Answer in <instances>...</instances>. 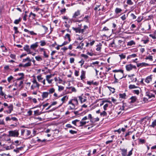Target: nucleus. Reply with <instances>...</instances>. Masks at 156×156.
Instances as JSON below:
<instances>
[{
	"mask_svg": "<svg viewBox=\"0 0 156 156\" xmlns=\"http://www.w3.org/2000/svg\"><path fill=\"white\" fill-rule=\"evenodd\" d=\"M113 72L116 73L115 75L117 78L121 79L123 78V70L122 69L114 70Z\"/></svg>",
	"mask_w": 156,
	"mask_h": 156,
	"instance_id": "1",
	"label": "nucleus"
},
{
	"mask_svg": "<svg viewBox=\"0 0 156 156\" xmlns=\"http://www.w3.org/2000/svg\"><path fill=\"white\" fill-rule=\"evenodd\" d=\"M34 78H33V80L32 81V82L34 84H36V85H32L31 87V90H34L36 87H37L38 89H39L40 86V85L37 82L35 76H34Z\"/></svg>",
	"mask_w": 156,
	"mask_h": 156,
	"instance_id": "2",
	"label": "nucleus"
},
{
	"mask_svg": "<svg viewBox=\"0 0 156 156\" xmlns=\"http://www.w3.org/2000/svg\"><path fill=\"white\" fill-rule=\"evenodd\" d=\"M9 133V136H10L18 137L19 135L18 130H17L10 131Z\"/></svg>",
	"mask_w": 156,
	"mask_h": 156,
	"instance_id": "3",
	"label": "nucleus"
},
{
	"mask_svg": "<svg viewBox=\"0 0 156 156\" xmlns=\"http://www.w3.org/2000/svg\"><path fill=\"white\" fill-rule=\"evenodd\" d=\"M80 11L79 10H77L74 13L73 15L72 19H70V21H71V23H72L73 19H76L77 17L80 15Z\"/></svg>",
	"mask_w": 156,
	"mask_h": 156,
	"instance_id": "4",
	"label": "nucleus"
},
{
	"mask_svg": "<svg viewBox=\"0 0 156 156\" xmlns=\"http://www.w3.org/2000/svg\"><path fill=\"white\" fill-rule=\"evenodd\" d=\"M146 96H147L149 99L155 98L154 91H147L146 93Z\"/></svg>",
	"mask_w": 156,
	"mask_h": 156,
	"instance_id": "5",
	"label": "nucleus"
},
{
	"mask_svg": "<svg viewBox=\"0 0 156 156\" xmlns=\"http://www.w3.org/2000/svg\"><path fill=\"white\" fill-rule=\"evenodd\" d=\"M126 68L127 71H129L132 70L133 69H136V67L135 66L129 64L126 66Z\"/></svg>",
	"mask_w": 156,
	"mask_h": 156,
	"instance_id": "6",
	"label": "nucleus"
},
{
	"mask_svg": "<svg viewBox=\"0 0 156 156\" xmlns=\"http://www.w3.org/2000/svg\"><path fill=\"white\" fill-rule=\"evenodd\" d=\"M23 49L24 50L27 52L28 54H32V52H31L29 45H25L23 47Z\"/></svg>",
	"mask_w": 156,
	"mask_h": 156,
	"instance_id": "7",
	"label": "nucleus"
},
{
	"mask_svg": "<svg viewBox=\"0 0 156 156\" xmlns=\"http://www.w3.org/2000/svg\"><path fill=\"white\" fill-rule=\"evenodd\" d=\"M120 150L121 151V153L122 156H126L127 153V149H126L120 148Z\"/></svg>",
	"mask_w": 156,
	"mask_h": 156,
	"instance_id": "8",
	"label": "nucleus"
},
{
	"mask_svg": "<svg viewBox=\"0 0 156 156\" xmlns=\"http://www.w3.org/2000/svg\"><path fill=\"white\" fill-rule=\"evenodd\" d=\"M152 80V75H151L147 77L145 79V81L147 83H149Z\"/></svg>",
	"mask_w": 156,
	"mask_h": 156,
	"instance_id": "9",
	"label": "nucleus"
},
{
	"mask_svg": "<svg viewBox=\"0 0 156 156\" xmlns=\"http://www.w3.org/2000/svg\"><path fill=\"white\" fill-rule=\"evenodd\" d=\"M128 108V107L126 103H123L121 107L120 108V110H126Z\"/></svg>",
	"mask_w": 156,
	"mask_h": 156,
	"instance_id": "10",
	"label": "nucleus"
},
{
	"mask_svg": "<svg viewBox=\"0 0 156 156\" xmlns=\"http://www.w3.org/2000/svg\"><path fill=\"white\" fill-rule=\"evenodd\" d=\"M88 29V27L86 25H84L83 27V29H81L80 28V32L82 34H84V32H85L86 30H87Z\"/></svg>",
	"mask_w": 156,
	"mask_h": 156,
	"instance_id": "11",
	"label": "nucleus"
},
{
	"mask_svg": "<svg viewBox=\"0 0 156 156\" xmlns=\"http://www.w3.org/2000/svg\"><path fill=\"white\" fill-rule=\"evenodd\" d=\"M149 65L147 63L145 62H142L141 63H139L137 64V67H139L140 66L142 67V66H149Z\"/></svg>",
	"mask_w": 156,
	"mask_h": 156,
	"instance_id": "12",
	"label": "nucleus"
},
{
	"mask_svg": "<svg viewBox=\"0 0 156 156\" xmlns=\"http://www.w3.org/2000/svg\"><path fill=\"white\" fill-rule=\"evenodd\" d=\"M86 72L84 70H82L81 72V75L80 76L81 80H83L85 78Z\"/></svg>",
	"mask_w": 156,
	"mask_h": 156,
	"instance_id": "13",
	"label": "nucleus"
},
{
	"mask_svg": "<svg viewBox=\"0 0 156 156\" xmlns=\"http://www.w3.org/2000/svg\"><path fill=\"white\" fill-rule=\"evenodd\" d=\"M72 29L73 30L75 31V32L76 33H81L80 27H73Z\"/></svg>",
	"mask_w": 156,
	"mask_h": 156,
	"instance_id": "14",
	"label": "nucleus"
},
{
	"mask_svg": "<svg viewBox=\"0 0 156 156\" xmlns=\"http://www.w3.org/2000/svg\"><path fill=\"white\" fill-rule=\"evenodd\" d=\"M38 42H36L35 43L31 44L30 45V48L32 49H34L38 46Z\"/></svg>",
	"mask_w": 156,
	"mask_h": 156,
	"instance_id": "15",
	"label": "nucleus"
},
{
	"mask_svg": "<svg viewBox=\"0 0 156 156\" xmlns=\"http://www.w3.org/2000/svg\"><path fill=\"white\" fill-rule=\"evenodd\" d=\"M90 16L89 15L85 16L83 18V21H85L86 23H89V19L90 18Z\"/></svg>",
	"mask_w": 156,
	"mask_h": 156,
	"instance_id": "16",
	"label": "nucleus"
},
{
	"mask_svg": "<svg viewBox=\"0 0 156 156\" xmlns=\"http://www.w3.org/2000/svg\"><path fill=\"white\" fill-rule=\"evenodd\" d=\"M84 44L83 42V41H81L79 45H78L76 48V49H82L83 48V47L84 46Z\"/></svg>",
	"mask_w": 156,
	"mask_h": 156,
	"instance_id": "17",
	"label": "nucleus"
},
{
	"mask_svg": "<svg viewBox=\"0 0 156 156\" xmlns=\"http://www.w3.org/2000/svg\"><path fill=\"white\" fill-rule=\"evenodd\" d=\"M129 88L130 89H132L135 88H138L139 89H140V88L139 87L136 86L132 84H130L129 85Z\"/></svg>",
	"mask_w": 156,
	"mask_h": 156,
	"instance_id": "18",
	"label": "nucleus"
},
{
	"mask_svg": "<svg viewBox=\"0 0 156 156\" xmlns=\"http://www.w3.org/2000/svg\"><path fill=\"white\" fill-rule=\"evenodd\" d=\"M89 121H84V120H81L80 122V125H79L80 126H82L85 125H86L87 123H88Z\"/></svg>",
	"mask_w": 156,
	"mask_h": 156,
	"instance_id": "19",
	"label": "nucleus"
},
{
	"mask_svg": "<svg viewBox=\"0 0 156 156\" xmlns=\"http://www.w3.org/2000/svg\"><path fill=\"white\" fill-rule=\"evenodd\" d=\"M8 108L9 109V111L8 112V113L10 114L13 110V105L12 104H10L8 106Z\"/></svg>",
	"mask_w": 156,
	"mask_h": 156,
	"instance_id": "20",
	"label": "nucleus"
},
{
	"mask_svg": "<svg viewBox=\"0 0 156 156\" xmlns=\"http://www.w3.org/2000/svg\"><path fill=\"white\" fill-rule=\"evenodd\" d=\"M67 89H71V91L70 92H68V93H71L72 92H76V90L75 88L74 87H67L66 88Z\"/></svg>",
	"mask_w": 156,
	"mask_h": 156,
	"instance_id": "21",
	"label": "nucleus"
},
{
	"mask_svg": "<svg viewBox=\"0 0 156 156\" xmlns=\"http://www.w3.org/2000/svg\"><path fill=\"white\" fill-rule=\"evenodd\" d=\"M48 94H49L48 92H43L42 93L41 95L42 97L43 98H47L48 97Z\"/></svg>",
	"mask_w": 156,
	"mask_h": 156,
	"instance_id": "22",
	"label": "nucleus"
},
{
	"mask_svg": "<svg viewBox=\"0 0 156 156\" xmlns=\"http://www.w3.org/2000/svg\"><path fill=\"white\" fill-rule=\"evenodd\" d=\"M72 100L74 102V103L76 104V105H77L78 104V102L76 97H75L73 99H72Z\"/></svg>",
	"mask_w": 156,
	"mask_h": 156,
	"instance_id": "23",
	"label": "nucleus"
},
{
	"mask_svg": "<svg viewBox=\"0 0 156 156\" xmlns=\"http://www.w3.org/2000/svg\"><path fill=\"white\" fill-rule=\"evenodd\" d=\"M130 99H131L130 103H132L136 101V98L135 96H132L130 98Z\"/></svg>",
	"mask_w": 156,
	"mask_h": 156,
	"instance_id": "24",
	"label": "nucleus"
},
{
	"mask_svg": "<svg viewBox=\"0 0 156 156\" xmlns=\"http://www.w3.org/2000/svg\"><path fill=\"white\" fill-rule=\"evenodd\" d=\"M119 97L123 99H126V96L125 93L123 94H119Z\"/></svg>",
	"mask_w": 156,
	"mask_h": 156,
	"instance_id": "25",
	"label": "nucleus"
},
{
	"mask_svg": "<svg viewBox=\"0 0 156 156\" xmlns=\"http://www.w3.org/2000/svg\"><path fill=\"white\" fill-rule=\"evenodd\" d=\"M78 98L82 103L85 102L87 101L86 98H83L81 96H79Z\"/></svg>",
	"mask_w": 156,
	"mask_h": 156,
	"instance_id": "26",
	"label": "nucleus"
},
{
	"mask_svg": "<svg viewBox=\"0 0 156 156\" xmlns=\"http://www.w3.org/2000/svg\"><path fill=\"white\" fill-rule=\"evenodd\" d=\"M68 98V96L66 95L64 96L61 99V101L64 103L65 101H67Z\"/></svg>",
	"mask_w": 156,
	"mask_h": 156,
	"instance_id": "27",
	"label": "nucleus"
},
{
	"mask_svg": "<svg viewBox=\"0 0 156 156\" xmlns=\"http://www.w3.org/2000/svg\"><path fill=\"white\" fill-rule=\"evenodd\" d=\"M135 43L133 40L127 43V45L128 46H132L133 45H135Z\"/></svg>",
	"mask_w": 156,
	"mask_h": 156,
	"instance_id": "28",
	"label": "nucleus"
},
{
	"mask_svg": "<svg viewBox=\"0 0 156 156\" xmlns=\"http://www.w3.org/2000/svg\"><path fill=\"white\" fill-rule=\"evenodd\" d=\"M64 38L65 39H68L69 42H70L71 40L70 37V35L68 34H67L65 36Z\"/></svg>",
	"mask_w": 156,
	"mask_h": 156,
	"instance_id": "29",
	"label": "nucleus"
},
{
	"mask_svg": "<svg viewBox=\"0 0 156 156\" xmlns=\"http://www.w3.org/2000/svg\"><path fill=\"white\" fill-rule=\"evenodd\" d=\"M122 11L121 9L118 8H116L115 10V12L116 14L121 12Z\"/></svg>",
	"mask_w": 156,
	"mask_h": 156,
	"instance_id": "30",
	"label": "nucleus"
},
{
	"mask_svg": "<svg viewBox=\"0 0 156 156\" xmlns=\"http://www.w3.org/2000/svg\"><path fill=\"white\" fill-rule=\"evenodd\" d=\"M83 34L81 36H79L78 37L76 38L77 40H79L80 41H83L84 39V37H83Z\"/></svg>",
	"mask_w": 156,
	"mask_h": 156,
	"instance_id": "31",
	"label": "nucleus"
},
{
	"mask_svg": "<svg viewBox=\"0 0 156 156\" xmlns=\"http://www.w3.org/2000/svg\"><path fill=\"white\" fill-rule=\"evenodd\" d=\"M31 65V61H29L27 63L24 65V67L30 66Z\"/></svg>",
	"mask_w": 156,
	"mask_h": 156,
	"instance_id": "32",
	"label": "nucleus"
},
{
	"mask_svg": "<svg viewBox=\"0 0 156 156\" xmlns=\"http://www.w3.org/2000/svg\"><path fill=\"white\" fill-rule=\"evenodd\" d=\"M99 119L98 117H97V118L95 119L93 118V120H91V122L92 123H94L99 121Z\"/></svg>",
	"mask_w": 156,
	"mask_h": 156,
	"instance_id": "33",
	"label": "nucleus"
},
{
	"mask_svg": "<svg viewBox=\"0 0 156 156\" xmlns=\"http://www.w3.org/2000/svg\"><path fill=\"white\" fill-rule=\"evenodd\" d=\"M48 92L49 94H52L55 92V89L53 88H52L48 90Z\"/></svg>",
	"mask_w": 156,
	"mask_h": 156,
	"instance_id": "34",
	"label": "nucleus"
},
{
	"mask_svg": "<svg viewBox=\"0 0 156 156\" xmlns=\"http://www.w3.org/2000/svg\"><path fill=\"white\" fill-rule=\"evenodd\" d=\"M37 78L39 82H41L43 78L41 77V75H39L37 76Z\"/></svg>",
	"mask_w": 156,
	"mask_h": 156,
	"instance_id": "35",
	"label": "nucleus"
},
{
	"mask_svg": "<svg viewBox=\"0 0 156 156\" xmlns=\"http://www.w3.org/2000/svg\"><path fill=\"white\" fill-rule=\"evenodd\" d=\"M34 115H38L41 114V113L39 112V110L34 111Z\"/></svg>",
	"mask_w": 156,
	"mask_h": 156,
	"instance_id": "36",
	"label": "nucleus"
},
{
	"mask_svg": "<svg viewBox=\"0 0 156 156\" xmlns=\"http://www.w3.org/2000/svg\"><path fill=\"white\" fill-rule=\"evenodd\" d=\"M21 19L20 18L16 20H15L14 23L16 24H17L21 21Z\"/></svg>",
	"mask_w": 156,
	"mask_h": 156,
	"instance_id": "37",
	"label": "nucleus"
},
{
	"mask_svg": "<svg viewBox=\"0 0 156 156\" xmlns=\"http://www.w3.org/2000/svg\"><path fill=\"white\" fill-rule=\"evenodd\" d=\"M27 61H28V62L31 61V60L30 59L29 57H27L25 59H23L22 62H25Z\"/></svg>",
	"mask_w": 156,
	"mask_h": 156,
	"instance_id": "38",
	"label": "nucleus"
},
{
	"mask_svg": "<svg viewBox=\"0 0 156 156\" xmlns=\"http://www.w3.org/2000/svg\"><path fill=\"white\" fill-rule=\"evenodd\" d=\"M156 126V119L155 120L152 122V124L150 126L154 128Z\"/></svg>",
	"mask_w": 156,
	"mask_h": 156,
	"instance_id": "39",
	"label": "nucleus"
},
{
	"mask_svg": "<svg viewBox=\"0 0 156 156\" xmlns=\"http://www.w3.org/2000/svg\"><path fill=\"white\" fill-rule=\"evenodd\" d=\"M71 105H72V106H70L69 107L70 108L71 110L73 109H75V105H76V104H75V103H72V104H71Z\"/></svg>",
	"mask_w": 156,
	"mask_h": 156,
	"instance_id": "40",
	"label": "nucleus"
},
{
	"mask_svg": "<svg viewBox=\"0 0 156 156\" xmlns=\"http://www.w3.org/2000/svg\"><path fill=\"white\" fill-rule=\"evenodd\" d=\"M109 46L110 47H111L112 48L115 47V43L114 41H113L112 42V43H111L109 44Z\"/></svg>",
	"mask_w": 156,
	"mask_h": 156,
	"instance_id": "41",
	"label": "nucleus"
},
{
	"mask_svg": "<svg viewBox=\"0 0 156 156\" xmlns=\"http://www.w3.org/2000/svg\"><path fill=\"white\" fill-rule=\"evenodd\" d=\"M42 27H43L44 30V34H46L48 31V28L44 25H42Z\"/></svg>",
	"mask_w": 156,
	"mask_h": 156,
	"instance_id": "42",
	"label": "nucleus"
},
{
	"mask_svg": "<svg viewBox=\"0 0 156 156\" xmlns=\"http://www.w3.org/2000/svg\"><path fill=\"white\" fill-rule=\"evenodd\" d=\"M140 89H139L138 90H133V92L135 94H136L137 95H138L139 94Z\"/></svg>",
	"mask_w": 156,
	"mask_h": 156,
	"instance_id": "43",
	"label": "nucleus"
},
{
	"mask_svg": "<svg viewBox=\"0 0 156 156\" xmlns=\"http://www.w3.org/2000/svg\"><path fill=\"white\" fill-rule=\"evenodd\" d=\"M40 43H41L40 45L42 46H44L46 44V42L44 41H41Z\"/></svg>",
	"mask_w": 156,
	"mask_h": 156,
	"instance_id": "44",
	"label": "nucleus"
},
{
	"mask_svg": "<svg viewBox=\"0 0 156 156\" xmlns=\"http://www.w3.org/2000/svg\"><path fill=\"white\" fill-rule=\"evenodd\" d=\"M146 59H149L151 61H153V57L151 55H149L145 58Z\"/></svg>",
	"mask_w": 156,
	"mask_h": 156,
	"instance_id": "45",
	"label": "nucleus"
},
{
	"mask_svg": "<svg viewBox=\"0 0 156 156\" xmlns=\"http://www.w3.org/2000/svg\"><path fill=\"white\" fill-rule=\"evenodd\" d=\"M46 141V139H43V140H41V139H38L37 140V141L39 142V143H45Z\"/></svg>",
	"mask_w": 156,
	"mask_h": 156,
	"instance_id": "46",
	"label": "nucleus"
},
{
	"mask_svg": "<svg viewBox=\"0 0 156 156\" xmlns=\"http://www.w3.org/2000/svg\"><path fill=\"white\" fill-rule=\"evenodd\" d=\"M126 3L129 5H131L133 4V2L131 0H127Z\"/></svg>",
	"mask_w": 156,
	"mask_h": 156,
	"instance_id": "47",
	"label": "nucleus"
},
{
	"mask_svg": "<svg viewBox=\"0 0 156 156\" xmlns=\"http://www.w3.org/2000/svg\"><path fill=\"white\" fill-rule=\"evenodd\" d=\"M119 55L121 59H124L126 58V55L123 54H122L121 55Z\"/></svg>",
	"mask_w": 156,
	"mask_h": 156,
	"instance_id": "48",
	"label": "nucleus"
},
{
	"mask_svg": "<svg viewBox=\"0 0 156 156\" xmlns=\"http://www.w3.org/2000/svg\"><path fill=\"white\" fill-rule=\"evenodd\" d=\"M13 78H14L12 76H11L9 77L8 78L7 80L8 81V82L10 83V82L11 81L12 79H13Z\"/></svg>",
	"mask_w": 156,
	"mask_h": 156,
	"instance_id": "49",
	"label": "nucleus"
},
{
	"mask_svg": "<svg viewBox=\"0 0 156 156\" xmlns=\"http://www.w3.org/2000/svg\"><path fill=\"white\" fill-rule=\"evenodd\" d=\"M35 58L37 61H40L42 60V58L39 56H36Z\"/></svg>",
	"mask_w": 156,
	"mask_h": 156,
	"instance_id": "50",
	"label": "nucleus"
},
{
	"mask_svg": "<svg viewBox=\"0 0 156 156\" xmlns=\"http://www.w3.org/2000/svg\"><path fill=\"white\" fill-rule=\"evenodd\" d=\"M66 126L67 128H72L73 129H75V127H73L71 126V125L69 124H67L66 125Z\"/></svg>",
	"mask_w": 156,
	"mask_h": 156,
	"instance_id": "51",
	"label": "nucleus"
},
{
	"mask_svg": "<svg viewBox=\"0 0 156 156\" xmlns=\"http://www.w3.org/2000/svg\"><path fill=\"white\" fill-rule=\"evenodd\" d=\"M69 132L72 134H74L77 133V132L76 131H75L72 130H69Z\"/></svg>",
	"mask_w": 156,
	"mask_h": 156,
	"instance_id": "52",
	"label": "nucleus"
},
{
	"mask_svg": "<svg viewBox=\"0 0 156 156\" xmlns=\"http://www.w3.org/2000/svg\"><path fill=\"white\" fill-rule=\"evenodd\" d=\"M58 90L59 91H61L64 90V87L62 86H58Z\"/></svg>",
	"mask_w": 156,
	"mask_h": 156,
	"instance_id": "53",
	"label": "nucleus"
},
{
	"mask_svg": "<svg viewBox=\"0 0 156 156\" xmlns=\"http://www.w3.org/2000/svg\"><path fill=\"white\" fill-rule=\"evenodd\" d=\"M100 115L101 116H106L107 115V113L105 111V110L104 111H103L102 112H101L100 113Z\"/></svg>",
	"mask_w": 156,
	"mask_h": 156,
	"instance_id": "54",
	"label": "nucleus"
},
{
	"mask_svg": "<svg viewBox=\"0 0 156 156\" xmlns=\"http://www.w3.org/2000/svg\"><path fill=\"white\" fill-rule=\"evenodd\" d=\"M133 148H132V150H130L128 154H127V156H130L132 154V151L133 150Z\"/></svg>",
	"mask_w": 156,
	"mask_h": 156,
	"instance_id": "55",
	"label": "nucleus"
},
{
	"mask_svg": "<svg viewBox=\"0 0 156 156\" xmlns=\"http://www.w3.org/2000/svg\"><path fill=\"white\" fill-rule=\"evenodd\" d=\"M83 21V19L82 20H77V19H76V20H73V19L72 22H78L79 23H80L81 22H82V21Z\"/></svg>",
	"mask_w": 156,
	"mask_h": 156,
	"instance_id": "56",
	"label": "nucleus"
},
{
	"mask_svg": "<svg viewBox=\"0 0 156 156\" xmlns=\"http://www.w3.org/2000/svg\"><path fill=\"white\" fill-rule=\"evenodd\" d=\"M43 55L44 57L46 58H48V55L46 53L45 51L43 52Z\"/></svg>",
	"mask_w": 156,
	"mask_h": 156,
	"instance_id": "57",
	"label": "nucleus"
},
{
	"mask_svg": "<svg viewBox=\"0 0 156 156\" xmlns=\"http://www.w3.org/2000/svg\"><path fill=\"white\" fill-rule=\"evenodd\" d=\"M13 29L14 30L15 32V34H17L19 32V31L18 30V28L17 27H13Z\"/></svg>",
	"mask_w": 156,
	"mask_h": 156,
	"instance_id": "58",
	"label": "nucleus"
},
{
	"mask_svg": "<svg viewBox=\"0 0 156 156\" xmlns=\"http://www.w3.org/2000/svg\"><path fill=\"white\" fill-rule=\"evenodd\" d=\"M88 118L89 119L90 121L91 122V120H93V118H92V115L91 114H89L88 115Z\"/></svg>",
	"mask_w": 156,
	"mask_h": 156,
	"instance_id": "59",
	"label": "nucleus"
},
{
	"mask_svg": "<svg viewBox=\"0 0 156 156\" xmlns=\"http://www.w3.org/2000/svg\"><path fill=\"white\" fill-rule=\"evenodd\" d=\"M108 104H105L103 107V108L104 110H107V108L108 107Z\"/></svg>",
	"mask_w": 156,
	"mask_h": 156,
	"instance_id": "60",
	"label": "nucleus"
},
{
	"mask_svg": "<svg viewBox=\"0 0 156 156\" xmlns=\"http://www.w3.org/2000/svg\"><path fill=\"white\" fill-rule=\"evenodd\" d=\"M81 56L82 57H84L86 59H87L88 58V56L87 55H85V54H81Z\"/></svg>",
	"mask_w": 156,
	"mask_h": 156,
	"instance_id": "61",
	"label": "nucleus"
},
{
	"mask_svg": "<svg viewBox=\"0 0 156 156\" xmlns=\"http://www.w3.org/2000/svg\"><path fill=\"white\" fill-rule=\"evenodd\" d=\"M66 9L64 8L60 10V12L62 14H63L66 12Z\"/></svg>",
	"mask_w": 156,
	"mask_h": 156,
	"instance_id": "62",
	"label": "nucleus"
},
{
	"mask_svg": "<svg viewBox=\"0 0 156 156\" xmlns=\"http://www.w3.org/2000/svg\"><path fill=\"white\" fill-rule=\"evenodd\" d=\"M109 89L113 93H114L115 92V89L114 88H112L111 87H109Z\"/></svg>",
	"mask_w": 156,
	"mask_h": 156,
	"instance_id": "63",
	"label": "nucleus"
},
{
	"mask_svg": "<svg viewBox=\"0 0 156 156\" xmlns=\"http://www.w3.org/2000/svg\"><path fill=\"white\" fill-rule=\"evenodd\" d=\"M121 18L123 21L125 20L126 19V17L125 14H124L121 17Z\"/></svg>",
	"mask_w": 156,
	"mask_h": 156,
	"instance_id": "64",
	"label": "nucleus"
}]
</instances>
